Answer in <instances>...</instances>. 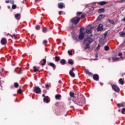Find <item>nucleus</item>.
<instances>
[{
    "label": "nucleus",
    "instance_id": "nucleus-1",
    "mask_svg": "<svg viewBox=\"0 0 125 125\" xmlns=\"http://www.w3.org/2000/svg\"><path fill=\"white\" fill-rule=\"evenodd\" d=\"M74 101L75 104H77L79 106H82L83 104L84 103L85 100L83 94L81 93H78V97Z\"/></svg>",
    "mask_w": 125,
    "mask_h": 125
},
{
    "label": "nucleus",
    "instance_id": "nucleus-13",
    "mask_svg": "<svg viewBox=\"0 0 125 125\" xmlns=\"http://www.w3.org/2000/svg\"><path fill=\"white\" fill-rule=\"evenodd\" d=\"M51 30V28L50 27L49 29H47V28L46 27H44L42 29V32L43 33H47V31H49Z\"/></svg>",
    "mask_w": 125,
    "mask_h": 125
},
{
    "label": "nucleus",
    "instance_id": "nucleus-31",
    "mask_svg": "<svg viewBox=\"0 0 125 125\" xmlns=\"http://www.w3.org/2000/svg\"><path fill=\"white\" fill-rule=\"evenodd\" d=\"M61 97V95H60L57 94L55 96L56 99H59V98Z\"/></svg>",
    "mask_w": 125,
    "mask_h": 125
},
{
    "label": "nucleus",
    "instance_id": "nucleus-60",
    "mask_svg": "<svg viewBox=\"0 0 125 125\" xmlns=\"http://www.w3.org/2000/svg\"><path fill=\"white\" fill-rule=\"evenodd\" d=\"M123 21H125V18L123 19Z\"/></svg>",
    "mask_w": 125,
    "mask_h": 125
},
{
    "label": "nucleus",
    "instance_id": "nucleus-22",
    "mask_svg": "<svg viewBox=\"0 0 125 125\" xmlns=\"http://www.w3.org/2000/svg\"><path fill=\"white\" fill-rule=\"evenodd\" d=\"M60 63L62 65H65V64L66 63V61L64 59H62L60 61Z\"/></svg>",
    "mask_w": 125,
    "mask_h": 125
},
{
    "label": "nucleus",
    "instance_id": "nucleus-50",
    "mask_svg": "<svg viewBox=\"0 0 125 125\" xmlns=\"http://www.w3.org/2000/svg\"><path fill=\"white\" fill-rule=\"evenodd\" d=\"M45 86L46 88H47V87H49V85L48 84H47Z\"/></svg>",
    "mask_w": 125,
    "mask_h": 125
},
{
    "label": "nucleus",
    "instance_id": "nucleus-57",
    "mask_svg": "<svg viewBox=\"0 0 125 125\" xmlns=\"http://www.w3.org/2000/svg\"><path fill=\"white\" fill-rule=\"evenodd\" d=\"M108 61H111V58H108Z\"/></svg>",
    "mask_w": 125,
    "mask_h": 125
},
{
    "label": "nucleus",
    "instance_id": "nucleus-4",
    "mask_svg": "<svg viewBox=\"0 0 125 125\" xmlns=\"http://www.w3.org/2000/svg\"><path fill=\"white\" fill-rule=\"evenodd\" d=\"M83 29L80 28V35L78 37L79 40H81V41H82V40H83L84 38V33L83 32Z\"/></svg>",
    "mask_w": 125,
    "mask_h": 125
},
{
    "label": "nucleus",
    "instance_id": "nucleus-35",
    "mask_svg": "<svg viewBox=\"0 0 125 125\" xmlns=\"http://www.w3.org/2000/svg\"><path fill=\"white\" fill-rule=\"evenodd\" d=\"M112 60H113V61H116V60H119V58H116V57H113L112 58Z\"/></svg>",
    "mask_w": 125,
    "mask_h": 125
},
{
    "label": "nucleus",
    "instance_id": "nucleus-29",
    "mask_svg": "<svg viewBox=\"0 0 125 125\" xmlns=\"http://www.w3.org/2000/svg\"><path fill=\"white\" fill-rule=\"evenodd\" d=\"M18 93H22L23 92V90H22V89L20 88L17 91Z\"/></svg>",
    "mask_w": 125,
    "mask_h": 125
},
{
    "label": "nucleus",
    "instance_id": "nucleus-25",
    "mask_svg": "<svg viewBox=\"0 0 125 125\" xmlns=\"http://www.w3.org/2000/svg\"><path fill=\"white\" fill-rule=\"evenodd\" d=\"M43 101L44 102H45V103H48L49 102V100H48V98L47 97L44 98Z\"/></svg>",
    "mask_w": 125,
    "mask_h": 125
},
{
    "label": "nucleus",
    "instance_id": "nucleus-41",
    "mask_svg": "<svg viewBox=\"0 0 125 125\" xmlns=\"http://www.w3.org/2000/svg\"><path fill=\"white\" fill-rule=\"evenodd\" d=\"M9 3L12 4H14V0H10Z\"/></svg>",
    "mask_w": 125,
    "mask_h": 125
},
{
    "label": "nucleus",
    "instance_id": "nucleus-9",
    "mask_svg": "<svg viewBox=\"0 0 125 125\" xmlns=\"http://www.w3.org/2000/svg\"><path fill=\"white\" fill-rule=\"evenodd\" d=\"M84 73L85 74H86V75H88L89 77H92V76H93L92 73L89 72L88 69H85Z\"/></svg>",
    "mask_w": 125,
    "mask_h": 125
},
{
    "label": "nucleus",
    "instance_id": "nucleus-16",
    "mask_svg": "<svg viewBox=\"0 0 125 125\" xmlns=\"http://www.w3.org/2000/svg\"><path fill=\"white\" fill-rule=\"evenodd\" d=\"M69 75L71 77V78H75V77L76 76L75 75V73H74V72H73L72 71H69Z\"/></svg>",
    "mask_w": 125,
    "mask_h": 125
},
{
    "label": "nucleus",
    "instance_id": "nucleus-52",
    "mask_svg": "<svg viewBox=\"0 0 125 125\" xmlns=\"http://www.w3.org/2000/svg\"><path fill=\"white\" fill-rule=\"evenodd\" d=\"M3 71V69H0V74H1V72Z\"/></svg>",
    "mask_w": 125,
    "mask_h": 125
},
{
    "label": "nucleus",
    "instance_id": "nucleus-5",
    "mask_svg": "<svg viewBox=\"0 0 125 125\" xmlns=\"http://www.w3.org/2000/svg\"><path fill=\"white\" fill-rule=\"evenodd\" d=\"M33 91L35 93H37L38 94H41L42 93V89L39 86L34 87Z\"/></svg>",
    "mask_w": 125,
    "mask_h": 125
},
{
    "label": "nucleus",
    "instance_id": "nucleus-47",
    "mask_svg": "<svg viewBox=\"0 0 125 125\" xmlns=\"http://www.w3.org/2000/svg\"><path fill=\"white\" fill-rule=\"evenodd\" d=\"M99 48H100V45L98 44V46L97 47V49L99 50Z\"/></svg>",
    "mask_w": 125,
    "mask_h": 125
},
{
    "label": "nucleus",
    "instance_id": "nucleus-42",
    "mask_svg": "<svg viewBox=\"0 0 125 125\" xmlns=\"http://www.w3.org/2000/svg\"><path fill=\"white\" fill-rule=\"evenodd\" d=\"M36 30H40L41 29V26L40 25H37L36 26Z\"/></svg>",
    "mask_w": 125,
    "mask_h": 125
},
{
    "label": "nucleus",
    "instance_id": "nucleus-6",
    "mask_svg": "<svg viewBox=\"0 0 125 125\" xmlns=\"http://www.w3.org/2000/svg\"><path fill=\"white\" fill-rule=\"evenodd\" d=\"M107 33L105 32L103 35L102 38L99 40V42H103L104 41V40L106 39V37H107Z\"/></svg>",
    "mask_w": 125,
    "mask_h": 125
},
{
    "label": "nucleus",
    "instance_id": "nucleus-18",
    "mask_svg": "<svg viewBox=\"0 0 125 125\" xmlns=\"http://www.w3.org/2000/svg\"><path fill=\"white\" fill-rule=\"evenodd\" d=\"M41 62H42V66H44V65H45L46 63V60H45V59H43L42 60Z\"/></svg>",
    "mask_w": 125,
    "mask_h": 125
},
{
    "label": "nucleus",
    "instance_id": "nucleus-33",
    "mask_svg": "<svg viewBox=\"0 0 125 125\" xmlns=\"http://www.w3.org/2000/svg\"><path fill=\"white\" fill-rule=\"evenodd\" d=\"M117 106H118V108H120V107H121H121H124V104H118Z\"/></svg>",
    "mask_w": 125,
    "mask_h": 125
},
{
    "label": "nucleus",
    "instance_id": "nucleus-24",
    "mask_svg": "<svg viewBox=\"0 0 125 125\" xmlns=\"http://www.w3.org/2000/svg\"><path fill=\"white\" fill-rule=\"evenodd\" d=\"M107 21L108 22H109V23H110V24H112V25H115V21L113 20H108Z\"/></svg>",
    "mask_w": 125,
    "mask_h": 125
},
{
    "label": "nucleus",
    "instance_id": "nucleus-23",
    "mask_svg": "<svg viewBox=\"0 0 125 125\" xmlns=\"http://www.w3.org/2000/svg\"><path fill=\"white\" fill-rule=\"evenodd\" d=\"M105 12V9H104V8H101L100 9H99V13H103V12Z\"/></svg>",
    "mask_w": 125,
    "mask_h": 125
},
{
    "label": "nucleus",
    "instance_id": "nucleus-55",
    "mask_svg": "<svg viewBox=\"0 0 125 125\" xmlns=\"http://www.w3.org/2000/svg\"><path fill=\"white\" fill-rule=\"evenodd\" d=\"M7 7L9 9H10V6H8Z\"/></svg>",
    "mask_w": 125,
    "mask_h": 125
},
{
    "label": "nucleus",
    "instance_id": "nucleus-8",
    "mask_svg": "<svg viewBox=\"0 0 125 125\" xmlns=\"http://www.w3.org/2000/svg\"><path fill=\"white\" fill-rule=\"evenodd\" d=\"M58 7L62 9V8H65V4L63 3H60L58 4Z\"/></svg>",
    "mask_w": 125,
    "mask_h": 125
},
{
    "label": "nucleus",
    "instance_id": "nucleus-19",
    "mask_svg": "<svg viewBox=\"0 0 125 125\" xmlns=\"http://www.w3.org/2000/svg\"><path fill=\"white\" fill-rule=\"evenodd\" d=\"M98 4H100V5H105V4H107V2L101 1V2L98 3Z\"/></svg>",
    "mask_w": 125,
    "mask_h": 125
},
{
    "label": "nucleus",
    "instance_id": "nucleus-7",
    "mask_svg": "<svg viewBox=\"0 0 125 125\" xmlns=\"http://www.w3.org/2000/svg\"><path fill=\"white\" fill-rule=\"evenodd\" d=\"M112 87L116 92H118V91H120V88L117 85H113L112 86Z\"/></svg>",
    "mask_w": 125,
    "mask_h": 125
},
{
    "label": "nucleus",
    "instance_id": "nucleus-3",
    "mask_svg": "<svg viewBox=\"0 0 125 125\" xmlns=\"http://www.w3.org/2000/svg\"><path fill=\"white\" fill-rule=\"evenodd\" d=\"M81 18L76 17L71 20V22L73 24H78Z\"/></svg>",
    "mask_w": 125,
    "mask_h": 125
},
{
    "label": "nucleus",
    "instance_id": "nucleus-62",
    "mask_svg": "<svg viewBox=\"0 0 125 125\" xmlns=\"http://www.w3.org/2000/svg\"><path fill=\"white\" fill-rule=\"evenodd\" d=\"M111 101H113V99H111Z\"/></svg>",
    "mask_w": 125,
    "mask_h": 125
},
{
    "label": "nucleus",
    "instance_id": "nucleus-28",
    "mask_svg": "<svg viewBox=\"0 0 125 125\" xmlns=\"http://www.w3.org/2000/svg\"><path fill=\"white\" fill-rule=\"evenodd\" d=\"M17 73L18 74H22V70H21V69L19 68L18 71H17Z\"/></svg>",
    "mask_w": 125,
    "mask_h": 125
},
{
    "label": "nucleus",
    "instance_id": "nucleus-2",
    "mask_svg": "<svg viewBox=\"0 0 125 125\" xmlns=\"http://www.w3.org/2000/svg\"><path fill=\"white\" fill-rule=\"evenodd\" d=\"M92 42H93V39L90 37H87L84 39L83 43L85 46L84 47V50H86V49L90 48V44Z\"/></svg>",
    "mask_w": 125,
    "mask_h": 125
},
{
    "label": "nucleus",
    "instance_id": "nucleus-43",
    "mask_svg": "<svg viewBox=\"0 0 125 125\" xmlns=\"http://www.w3.org/2000/svg\"><path fill=\"white\" fill-rule=\"evenodd\" d=\"M125 112V108H122V114H124Z\"/></svg>",
    "mask_w": 125,
    "mask_h": 125
},
{
    "label": "nucleus",
    "instance_id": "nucleus-20",
    "mask_svg": "<svg viewBox=\"0 0 125 125\" xmlns=\"http://www.w3.org/2000/svg\"><path fill=\"white\" fill-rule=\"evenodd\" d=\"M60 60V57L57 56L55 57V62H59V61Z\"/></svg>",
    "mask_w": 125,
    "mask_h": 125
},
{
    "label": "nucleus",
    "instance_id": "nucleus-54",
    "mask_svg": "<svg viewBox=\"0 0 125 125\" xmlns=\"http://www.w3.org/2000/svg\"><path fill=\"white\" fill-rule=\"evenodd\" d=\"M59 15H61V11H60L59 12Z\"/></svg>",
    "mask_w": 125,
    "mask_h": 125
},
{
    "label": "nucleus",
    "instance_id": "nucleus-12",
    "mask_svg": "<svg viewBox=\"0 0 125 125\" xmlns=\"http://www.w3.org/2000/svg\"><path fill=\"white\" fill-rule=\"evenodd\" d=\"M103 30V25L102 24H100L98 26V31H102Z\"/></svg>",
    "mask_w": 125,
    "mask_h": 125
},
{
    "label": "nucleus",
    "instance_id": "nucleus-38",
    "mask_svg": "<svg viewBox=\"0 0 125 125\" xmlns=\"http://www.w3.org/2000/svg\"><path fill=\"white\" fill-rule=\"evenodd\" d=\"M82 14H83V12H78L77 13V16H80V15H82Z\"/></svg>",
    "mask_w": 125,
    "mask_h": 125
},
{
    "label": "nucleus",
    "instance_id": "nucleus-30",
    "mask_svg": "<svg viewBox=\"0 0 125 125\" xmlns=\"http://www.w3.org/2000/svg\"><path fill=\"white\" fill-rule=\"evenodd\" d=\"M109 49H110V48L109 47V46H104V50L106 51H108V50H109Z\"/></svg>",
    "mask_w": 125,
    "mask_h": 125
},
{
    "label": "nucleus",
    "instance_id": "nucleus-44",
    "mask_svg": "<svg viewBox=\"0 0 125 125\" xmlns=\"http://www.w3.org/2000/svg\"><path fill=\"white\" fill-rule=\"evenodd\" d=\"M46 43H47V41L46 40H44L43 41V44L45 45V44H46Z\"/></svg>",
    "mask_w": 125,
    "mask_h": 125
},
{
    "label": "nucleus",
    "instance_id": "nucleus-36",
    "mask_svg": "<svg viewBox=\"0 0 125 125\" xmlns=\"http://www.w3.org/2000/svg\"><path fill=\"white\" fill-rule=\"evenodd\" d=\"M119 82H120L121 84H124V81H123V79H120Z\"/></svg>",
    "mask_w": 125,
    "mask_h": 125
},
{
    "label": "nucleus",
    "instance_id": "nucleus-49",
    "mask_svg": "<svg viewBox=\"0 0 125 125\" xmlns=\"http://www.w3.org/2000/svg\"><path fill=\"white\" fill-rule=\"evenodd\" d=\"M70 71H71L72 72H73V71H75V68L72 67V69L70 70Z\"/></svg>",
    "mask_w": 125,
    "mask_h": 125
},
{
    "label": "nucleus",
    "instance_id": "nucleus-26",
    "mask_svg": "<svg viewBox=\"0 0 125 125\" xmlns=\"http://www.w3.org/2000/svg\"><path fill=\"white\" fill-rule=\"evenodd\" d=\"M68 63H69L70 65H74V62H73L72 59H69L68 60Z\"/></svg>",
    "mask_w": 125,
    "mask_h": 125
},
{
    "label": "nucleus",
    "instance_id": "nucleus-39",
    "mask_svg": "<svg viewBox=\"0 0 125 125\" xmlns=\"http://www.w3.org/2000/svg\"><path fill=\"white\" fill-rule=\"evenodd\" d=\"M33 68L34 69V72H38V71H39V69H37L36 66H34L33 67Z\"/></svg>",
    "mask_w": 125,
    "mask_h": 125
},
{
    "label": "nucleus",
    "instance_id": "nucleus-64",
    "mask_svg": "<svg viewBox=\"0 0 125 125\" xmlns=\"http://www.w3.org/2000/svg\"><path fill=\"white\" fill-rule=\"evenodd\" d=\"M11 37H12V35H10Z\"/></svg>",
    "mask_w": 125,
    "mask_h": 125
},
{
    "label": "nucleus",
    "instance_id": "nucleus-14",
    "mask_svg": "<svg viewBox=\"0 0 125 125\" xmlns=\"http://www.w3.org/2000/svg\"><path fill=\"white\" fill-rule=\"evenodd\" d=\"M119 35L121 38H124L125 36V32L124 30L123 31L120 32Z\"/></svg>",
    "mask_w": 125,
    "mask_h": 125
},
{
    "label": "nucleus",
    "instance_id": "nucleus-63",
    "mask_svg": "<svg viewBox=\"0 0 125 125\" xmlns=\"http://www.w3.org/2000/svg\"><path fill=\"white\" fill-rule=\"evenodd\" d=\"M8 35H10V34H9V33H8Z\"/></svg>",
    "mask_w": 125,
    "mask_h": 125
},
{
    "label": "nucleus",
    "instance_id": "nucleus-51",
    "mask_svg": "<svg viewBox=\"0 0 125 125\" xmlns=\"http://www.w3.org/2000/svg\"><path fill=\"white\" fill-rule=\"evenodd\" d=\"M123 55V54L122 53H120L118 55L119 56H122V55Z\"/></svg>",
    "mask_w": 125,
    "mask_h": 125
},
{
    "label": "nucleus",
    "instance_id": "nucleus-27",
    "mask_svg": "<svg viewBox=\"0 0 125 125\" xmlns=\"http://www.w3.org/2000/svg\"><path fill=\"white\" fill-rule=\"evenodd\" d=\"M20 16V14H17L15 15V18L17 19V20H19V17Z\"/></svg>",
    "mask_w": 125,
    "mask_h": 125
},
{
    "label": "nucleus",
    "instance_id": "nucleus-37",
    "mask_svg": "<svg viewBox=\"0 0 125 125\" xmlns=\"http://www.w3.org/2000/svg\"><path fill=\"white\" fill-rule=\"evenodd\" d=\"M17 7V6H16V5L15 4H13L12 6V9H16Z\"/></svg>",
    "mask_w": 125,
    "mask_h": 125
},
{
    "label": "nucleus",
    "instance_id": "nucleus-58",
    "mask_svg": "<svg viewBox=\"0 0 125 125\" xmlns=\"http://www.w3.org/2000/svg\"><path fill=\"white\" fill-rule=\"evenodd\" d=\"M42 97H44L45 95H44V94H42Z\"/></svg>",
    "mask_w": 125,
    "mask_h": 125
},
{
    "label": "nucleus",
    "instance_id": "nucleus-56",
    "mask_svg": "<svg viewBox=\"0 0 125 125\" xmlns=\"http://www.w3.org/2000/svg\"><path fill=\"white\" fill-rule=\"evenodd\" d=\"M96 56V58L98 57V54H96V56Z\"/></svg>",
    "mask_w": 125,
    "mask_h": 125
},
{
    "label": "nucleus",
    "instance_id": "nucleus-10",
    "mask_svg": "<svg viewBox=\"0 0 125 125\" xmlns=\"http://www.w3.org/2000/svg\"><path fill=\"white\" fill-rule=\"evenodd\" d=\"M48 65L49 66H50L51 67H52L54 70H55V69L56 68V65L53 62H50L48 64Z\"/></svg>",
    "mask_w": 125,
    "mask_h": 125
},
{
    "label": "nucleus",
    "instance_id": "nucleus-17",
    "mask_svg": "<svg viewBox=\"0 0 125 125\" xmlns=\"http://www.w3.org/2000/svg\"><path fill=\"white\" fill-rule=\"evenodd\" d=\"M104 17H105V16L103 15H100L98 18V21H100V20H102V19H103V18H104Z\"/></svg>",
    "mask_w": 125,
    "mask_h": 125
},
{
    "label": "nucleus",
    "instance_id": "nucleus-11",
    "mask_svg": "<svg viewBox=\"0 0 125 125\" xmlns=\"http://www.w3.org/2000/svg\"><path fill=\"white\" fill-rule=\"evenodd\" d=\"M93 78L95 81H98L99 80V76L97 74H95L93 75Z\"/></svg>",
    "mask_w": 125,
    "mask_h": 125
},
{
    "label": "nucleus",
    "instance_id": "nucleus-32",
    "mask_svg": "<svg viewBox=\"0 0 125 125\" xmlns=\"http://www.w3.org/2000/svg\"><path fill=\"white\" fill-rule=\"evenodd\" d=\"M74 95H75V93L74 92H70V96L71 97H74Z\"/></svg>",
    "mask_w": 125,
    "mask_h": 125
},
{
    "label": "nucleus",
    "instance_id": "nucleus-45",
    "mask_svg": "<svg viewBox=\"0 0 125 125\" xmlns=\"http://www.w3.org/2000/svg\"><path fill=\"white\" fill-rule=\"evenodd\" d=\"M125 0H121V1H118L117 2L123 3V2H125Z\"/></svg>",
    "mask_w": 125,
    "mask_h": 125
},
{
    "label": "nucleus",
    "instance_id": "nucleus-21",
    "mask_svg": "<svg viewBox=\"0 0 125 125\" xmlns=\"http://www.w3.org/2000/svg\"><path fill=\"white\" fill-rule=\"evenodd\" d=\"M86 32L87 34H91V33H92V30H91V28L87 29H86Z\"/></svg>",
    "mask_w": 125,
    "mask_h": 125
},
{
    "label": "nucleus",
    "instance_id": "nucleus-59",
    "mask_svg": "<svg viewBox=\"0 0 125 125\" xmlns=\"http://www.w3.org/2000/svg\"><path fill=\"white\" fill-rule=\"evenodd\" d=\"M38 1H39V0H35V2H38Z\"/></svg>",
    "mask_w": 125,
    "mask_h": 125
},
{
    "label": "nucleus",
    "instance_id": "nucleus-46",
    "mask_svg": "<svg viewBox=\"0 0 125 125\" xmlns=\"http://www.w3.org/2000/svg\"><path fill=\"white\" fill-rule=\"evenodd\" d=\"M13 37H14V39H15V40H16V39H17V37L15 36V34H13Z\"/></svg>",
    "mask_w": 125,
    "mask_h": 125
},
{
    "label": "nucleus",
    "instance_id": "nucleus-40",
    "mask_svg": "<svg viewBox=\"0 0 125 125\" xmlns=\"http://www.w3.org/2000/svg\"><path fill=\"white\" fill-rule=\"evenodd\" d=\"M72 52H73L72 50H68V53L70 55H73V54L72 53Z\"/></svg>",
    "mask_w": 125,
    "mask_h": 125
},
{
    "label": "nucleus",
    "instance_id": "nucleus-53",
    "mask_svg": "<svg viewBox=\"0 0 125 125\" xmlns=\"http://www.w3.org/2000/svg\"><path fill=\"white\" fill-rule=\"evenodd\" d=\"M6 3H9V0H7L5 1Z\"/></svg>",
    "mask_w": 125,
    "mask_h": 125
},
{
    "label": "nucleus",
    "instance_id": "nucleus-34",
    "mask_svg": "<svg viewBox=\"0 0 125 125\" xmlns=\"http://www.w3.org/2000/svg\"><path fill=\"white\" fill-rule=\"evenodd\" d=\"M14 86H15V87L17 88L19 86V84L17 83H14Z\"/></svg>",
    "mask_w": 125,
    "mask_h": 125
},
{
    "label": "nucleus",
    "instance_id": "nucleus-15",
    "mask_svg": "<svg viewBox=\"0 0 125 125\" xmlns=\"http://www.w3.org/2000/svg\"><path fill=\"white\" fill-rule=\"evenodd\" d=\"M1 44H6V39L5 38H3L1 40Z\"/></svg>",
    "mask_w": 125,
    "mask_h": 125
},
{
    "label": "nucleus",
    "instance_id": "nucleus-61",
    "mask_svg": "<svg viewBox=\"0 0 125 125\" xmlns=\"http://www.w3.org/2000/svg\"><path fill=\"white\" fill-rule=\"evenodd\" d=\"M101 85H103V83H100Z\"/></svg>",
    "mask_w": 125,
    "mask_h": 125
},
{
    "label": "nucleus",
    "instance_id": "nucleus-48",
    "mask_svg": "<svg viewBox=\"0 0 125 125\" xmlns=\"http://www.w3.org/2000/svg\"><path fill=\"white\" fill-rule=\"evenodd\" d=\"M85 17V15L84 14H83L81 16V18H84Z\"/></svg>",
    "mask_w": 125,
    "mask_h": 125
}]
</instances>
